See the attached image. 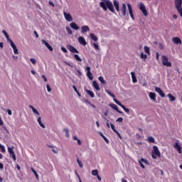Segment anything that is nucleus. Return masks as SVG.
<instances>
[{"instance_id": "obj_64", "label": "nucleus", "mask_w": 182, "mask_h": 182, "mask_svg": "<svg viewBox=\"0 0 182 182\" xmlns=\"http://www.w3.org/2000/svg\"><path fill=\"white\" fill-rule=\"evenodd\" d=\"M77 143H78V144L79 145H81L82 144V141L78 139V140H77Z\"/></svg>"}, {"instance_id": "obj_21", "label": "nucleus", "mask_w": 182, "mask_h": 182, "mask_svg": "<svg viewBox=\"0 0 182 182\" xmlns=\"http://www.w3.org/2000/svg\"><path fill=\"white\" fill-rule=\"evenodd\" d=\"M70 26L73 29H74V30H75V31H77V30L80 29V27H79L75 23H71L70 24Z\"/></svg>"}, {"instance_id": "obj_59", "label": "nucleus", "mask_w": 182, "mask_h": 182, "mask_svg": "<svg viewBox=\"0 0 182 182\" xmlns=\"http://www.w3.org/2000/svg\"><path fill=\"white\" fill-rule=\"evenodd\" d=\"M4 124V122L2 119L0 117V125L2 126Z\"/></svg>"}, {"instance_id": "obj_18", "label": "nucleus", "mask_w": 182, "mask_h": 182, "mask_svg": "<svg viewBox=\"0 0 182 182\" xmlns=\"http://www.w3.org/2000/svg\"><path fill=\"white\" fill-rule=\"evenodd\" d=\"M127 6H128V9H129V12L131 18L133 20H134V13H133V10H132V6L130 4H128Z\"/></svg>"}, {"instance_id": "obj_4", "label": "nucleus", "mask_w": 182, "mask_h": 182, "mask_svg": "<svg viewBox=\"0 0 182 182\" xmlns=\"http://www.w3.org/2000/svg\"><path fill=\"white\" fill-rule=\"evenodd\" d=\"M8 151H9V154L11 156V157L13 158L14 161H15L16 160V154L14 151V146L8 147Z\"/></svg>"}, {"instance_id": "obj_30", "label": "nucleus", "mask_w": 182, "mask_h": 182, "mask_svg": "<svg viewBox=\"0 0 182 182\" xmlns=\"http://www.w3.org/2000/svg\"><path fill=\"white\" fill-rule=\"evenodd\" d=\"M168 97H169L171 102H174L176 100V97H173L171 94H168Z\"/></svg>"}, {"instance_id": "obj_46", "label": "nucleus", "mask_w": 182, "mask_h": 182, "mask_svg": "<svg viewBox=\"0 0 182 182\" xmlns=\"http://www.w3.org/2000/svg\"><path fill=\"white\" fill-rule=\"evenodd\" d=\"M77 163H78V164H79V166H80V168H82V167H83V164H82V163L79 160L78 158H77Z\"/></svg>"}, {"instance_id": "obj_42", "label": "nucleus", "mask_w": 182, "mask_h": 182, "mask_svg": "<svg viewBox=\"0 0 182 182\" xmlns=\"http://www.w3.org/2000/svg\"><path fill=\"white\" fill-rule=\"evenodd\" d=\"M141 59H144V60H146V59L147 58V55L144 54V53H142L141 54Z\"/></svg>"}, {"instance_id": "obj_49", "label": "nucleus", "mask_w": 182, "mask_h": 182, "mask_svg": "<svg viewBox=\"0 0 182 182\" xmlns=\"http://www.w3.org/2000/svg\"><path fill=\"white\" fill-rule=\"evenodd\" d=\"M13 50H14V54H18V49H17L16 46L14 48H13Z\"/></svg>"}, {"instance_id": "obj_27", "label": "nucleus", "mask_w": 182, "mask_h": 182, "mask_svg": "<svg viewBox=\"0 0 182 182\" xmlns=\"http://www.w3.org/2000/svg\"><path fill=\"white\" fill-rule=\"evenodd\" d=\"M29 107L32 109L33 113L36 114L37 115H40L39 112L37 111L36 109H35L33 106L30 105Z\"/></svg>"}, {"instance_id": "obj_35", "label": "nucleus", "mask_w": 182, "mask_h": 182, "mask_svg": "<svg viewBox=\"0 0 182 182\" xmlns=\"http://www.w3.org/2000/svg\"><path fill=\"white\" fill-rule=\"evenodd\" d=\"M148 141H149V142H150V143H155V140H154V138L153 136H149V137L148 138Z\"/></svg>"}, {"instance_id": "obj_1", "label": "nucleus", "mask_w": 182, "mask_h": 182, "mask_svg": "<svg viewBox=\"0 0 182 182\" xmlns=\"http://www.w3.org/2000/svg\"><path fill=\"white\" fill-rule=\"evenodd\" d=\"M100 6L105 11H107V9H108L113 14L116 13L115 10H114V6L109 0H104L103 1H101L100 3Z\"/></svg>"}, {"instance_id": "obj_48", "label": "nucleus", "mask_w": 182, "mask_h": 182, "mask_svg": "<svg viewBox=\"0 0 182 182\" xmlns=\"http://www.w3.org/2000/svg\"><path fill=\"white\" fill-rule=\"evenodd\" d=\"M111 128L113 129V131H114V132H117V130L115 129V127H114V125L113 124H111Z\"/></svg>"}, {"instance_id": "obj_40", "label": "nucleus", "mask_w": 182, "mask_h": 182, "mask_svg": "<svg viewBox=\"0 0 182 182\" xmlns=\"http://www.w3.org/2000/svg\"><path fill=\"white\" fill-rule=\"evenodd\" d=\"M144 50H145V52H146L147 54L150 55V49H149V47L145 46V47H144Z\"/></svg>"}, {"instance_id": "obj_7", "label": "nucleus", "mask_w": 182, "mask_h": 182, "mask_svg": "<svg viewBox=\"0 0 182 182\" xmlns=\"http://www.w3.org/2000/svg\"><path fill=\"white\" fill-rule=\"evenodd\" d=\"M86 70H87V77L90 80H92L94 77H93V75L92 74V73L90 71V67H87L86 68Z\"/></svg>"}, {"instance_id": "obj_63", "label": "nucleus", "mask_w": 182, "mask_h": 182, "mask_svg": "<svg viewBox=\"0 0 182 182\" xmlns=\"http://www.w3.org/2000/svg\"><path fill=\"white\" fill-rule=\"evenodd\" d=\"M156 60H159V53H156Z\"/></svg>"}, {"instance_id": "obj_6", "label": "nucleus", "mask_w": 182, "mask_h": 182, "mask_svg": "<svg viewBox=\"0 0 182 182\" xmlns=\"http://www.w3.org/2000/svg\"><path fill=\"white\" fill-rule=\"evenodd\" d=\"M139 9H140V10L143 12V14H144V15L145 16H148L147 11H146V7H145V6L144 5L143 3H141V4H140Z\"/></svg>"}, {"instance_id": "obj_41", "label": "nucleus", "mask_w": 182, "mask_h": 182, "mask_svg": "<svg viewBox=\"0 0 182 182\" xmlns=\"http://www.w3.org/2000/svg\"><path fill=\"white\" fill-rule=\"evenodd\" d=\"M8 41L10 43V45L13 49L16 47L11 39Z\"/></svg>"}, {"instance_id": "obj_24", "label": "nucleus", "mask_w": 182, "mask_h": 182, "mask_svg": "<svg viewBox=\"0 0 182 182\" xmlns=\"http://www.w3.org/2000/svg\"><path fill=\"white\" fill-rule=\"evenodd\" d=\"M109 106L114 109L117 110L120 114H124L122 112L119 111L117 106L114 104H110Z\"/></svg>"}, {"instance_id": "obj_43", "label": "nucleus", "mask_w": 182, "mask_h": 182, "mask_svg": "<svg viewBox=\"0 0 182 182\" xmlns=\"http://www.w3.org/2000/svg\"><path fill=\"white\" fill-rule=\"evenodd\" d=\"M73 87L75 92L78 95V96L81 97L80 94L79 93V92L77 90V87L75 85H73Z\"/></svg>"}, {"instance_id": "obj_44", "label": "nucleus", "mask_w": 182, "mask_h": 182, "mask_svg": "<svg viewBox=\"0 0 182 182\" xmlns=\"http://www.w3.org/2000/svg\"><path fill=\"white\" fill-rule=\"evenodd\" d=\"M92 46H94L96 50H99L100 49V46L97 43H93Z\"/></svg>"}, {"instance_id": "obj_25", "label": "nucleus", "mask_w": 182, "mask_h": 182, "mask_svg": "<svg viewBox=\"0 0 182 182\" xmlns=\"http://www.w3.org/2000/svg\"><path fill=\"white\" fill-rule=\"evenodd\" d=\"M92 85H93L94 88L95 90H97V91L100 90V87L99 85L97 84V82L95 80L93 81Z\"/></svg>"}, {"instance_id": "obj_45", "label": "nucleus", "mask_w": 182, "mask_h": 182, "mask_svg": "<svg viewBox=\"0 0 182 182\" xmlns=\"http://www.w3.org/2000/svg\"><path fill=\"white\" fill-rule=\"evenodd\" d=\"M92 174L93 176H97V175H98V171H97V170H93V171H92Z\"/></svg>"}, {"instance_id": "obj_29", "label": "nucleus", "mask_w": 182, "mask_h": 182, "mask_svg": "<svg viewBox=\"0 0 182 182\" xmlns=\"http://www.w3.org/2000/svg\"><path fill=\"white\" fill-rule=\"evenodd\" d=\"M38 124H40V126L41 127H43V128H45L46 127H45V125L42 123V122H41V117H39L38 118Z\"/></svg>"}, {"instance_id": "obj_56", "label": "nucleus", "mask_w": 182, "mask_h": 182, "mask_svg": "<svg viewBox=\"0 0 182 182\" xmlns=\"http://www.w3.org/2000/svg\"><path fill=\"white\" fill-rule=\"evenodd\" d=\"M6 112H7L9 115H11L12 114V112L10 109H7Z\"/></svg>"}, {"instance_id": "obj_51", "label": "nucleus", "mask_w": 182, "mask_h": 182, "mask_svg": "<svg viewBox=\"0 0 182 182\" xmlns=\"http://www.w3.org/2000/svg\"><path fill=\"white\" fill-rule=\"evenodd\" d=\"M30 60L33 65L36 63V60L34 58H31Z\"/></svg>"}, {"instance_id": "obj_12", "label": "nucleus", "mask_w": 182, "mask_h": 182, "mask_svg": "<svg viewBox=\"0 0 182 182\" xmlns=\"http://www.w3.org/2000/svg\"><path fill=\"white\" fill-rule=\"evenodd\" d=\"M90 31V28L87 26H84L81 28V32L83 34H85L87 32Z\"/></svg>"}, {"instance_id": "obj_53", "label": "nucleus", "mask_w": 182, "mask_h": 182, "mask_svg": "<svg viewBox=\"0 0 182 182\" xmlns=\"http://www.w3.org/2000/svg\"><path fill=\"white\" fill-rule=\"evenodd\" d=\"M46 87H47L48 92H50L51 91V88L50 87L49 85H47Z\"/></svg>"}, {"instance_id": "obj_58", "label": "nucleus", "mask_w": 182, "mask_h": 182, "mask_svg": "<svg viewBox=\"0 0 182 182\" xmlns=\"http://www.w3.org/2000/svg\"><path fill=\"white\" fill-rule=\"evenodd\" d=\"M75 173H76L77 178H79L80 182H82V180H81V178H80L79 174H78L77 172H75Z\"/></svg>"}, {"instance_id": "obj_33", "label": "nucleus", "mask_w": 182, "mask_h": 182, "mask_svg": "<svg viewBox=\"0 0 182 182\" xmlns=\"http://www.w3.org/2000/svg\"><path fill=\"white\" fill-rule=\"evenodd\" d=\"M2 33L4 34L5 37L6 38L7 41H10L11 39L9 38V36L8 35V33L6 32V31L3 30Z\"/></svg>"}, {"instance_id": "obj_13", "label": "nucleus", "mask_w": 182, "mask_h": 182, "mask_svg": "<svg viewBox=\"0 0 182 182\" xmlns=\"http://www.w3.org/2000/svg\"><path fill=\"white\" fill-rule=\"evenodd\" d=\"M173 146L177 149L179 154H182V147L178 144V142L175 143Z\"/></svg>"}, {"instance_id": "obj_57", "label": "nucleus", "mask_w": 182, "mask_h": 182, "mask_svg": "<svg viewBox=\"0 0 182 182\" xmlns=\"http://www.w3.org/2000/svg\"><path fill=\"white\" fill-rule=\"evenodd\" d=\"M48 4H49V5L51 6L52 7H55V5H54V4H53V2L49 1Z\"/></svg>"}, {"instance_id": "obj_34", "label": "nucleus", "mask_w": 182, "mask_h": 182, "mask_svg": "<svg viewBox=\"0 0 182 182\" xmlns=\"http://www.w3.org/2000/svg\"><path fill=\"white\" fill-rule=\"evenodd\" d=\"M100 136L105 139V141L107 144H109V141L108 140V139L102 132H100Z\"/></svg>"}, {"instance_id": "obj_22", "label": "nucleus", "mask_w": 182, "mask_h": 182, "mask_svg": "<svg viewBox=\"0 0 182 182\" xmlns=\"http://www.w3.org/2000/svg\"><path fill=\"white\" fill-rule=\"evenodd\" d=\"M156 94L154 92L149 93V97L155 102H156Z\"/></svg>"}, {"instance_id": "obj_9", "label": "nucleus", "mask_w": 182, "mask_h": 182, "mask_svg": "<svg viewBox=\"0 0 182 182\" xmlns=\"http://www.w3.org/2000/svg\"><path fill=\"white\" fill-rule=\"evenodd\" d=\"M63 15L67 21L71 22L73 21V17L71 16V15L70 14H67V13H65V11H64Z\"/></svg>"}, {"instance_id": "obj_26", "label": "nucleus", "mask_w": 182, "mask_h": 182, "mask_svg": "<svg viewBox=\"0 0 182 182\" xmlns=\"http://www.w3.org/2000/svg\"><path fill=\"white\" fill-rule=\"evenodd\" d=\"M131 75H132V82H133L134 83L137 82V79H136V76H135V73H134V72H132V73H131Z\"/></svg>"}, {"instance_id": "obj_61", "label": "nucleus", "mask_w": 182, "mask_h": 182, "mask_svg": "<svg viewBox=\"0 0 182 182\" xmlns=\"http://www.w3.org/2000/svg\"><path fill=\"white\" fill-rule=\"evenodd\" d=\"M42 77L44 79L45 82H47V78L46 77V76L44 75H42Z\"/></svg>"}, {"instance_id": "obj_5", "label": "nucleus", "mask_w": 182, "mask_h": 182, "mask_svg": "<svg viewBox=\"0 0 182 182\" xmlns=\"http://www.w3.org/2000/svg\"><path fill=\"white\" fill-rule=\"evenodd\" d=\"M114 101L119 105L127 114H129V109L126 108L124 105H122V103L118 101L117 99H114Z\"/></svg>"}, {"instance_id": "obj_38", "label": "nucleus", "mask_w": 182, "mask_h": 182, "mask_svg": "<svg viewBox=\"0 0 182 182\" xmlns=\"http://www.w3.org/2000/svg\"><path fill=\"white\" fill-rule=\"evenodd\" d=\"M105 92H106L108 95H109L112 97H113L114 99H115V98H114V97H115V95H114V94H112L110 91L106 90Z\"/></svg>"}, {"instance_id": "obj_15", "label": "nucleus", "mask_w": 182, "mask_h": 182, "mask_svg": "<svg viewBox=\"0 0 182 182\" xmlns=\"http://www.w3.org/2000/svg\"><path fill=\"white\" fill-rule=\"evenodd\" d=\"M172 41L175 44H177V45H178V44L181 45L182 44V41L178 37L173 38Z\"/></svg>"}, {"instance_id": "obj_16", "label": "nucleus", "mask_w": 182, "mask_h": 182, "mask_svg": "<svg viewBox=\"0 0 182 182\" xmlns=\"http://www.w3.org/2000/svg\"><path fill=\"white\" fill-rule=\"evenodd\" d=\"M41 42H42V44L45 45L48 48V50L50 51H53V48L45 40L43 39L41 41Z\"/></svg>"}, {"instance_id": "obj_10", "label": "nucleus", "mask_w": 182, "mask_h": 182, "mask_svg": "<svg viewBox=\"0 0 182 182\" xmlns=\"http://www.w3.org/2000/svg\"><path fill=\"white\" fill-rule=\"evenodd\" d=\"M175 6L176 9H181L182 7V0H175Z\"/></svg>"}, {"instance_id": "obj_28", "label": "nucleus", "mask_w": 182, "mask_h": 182, "mask_svg": "<svg viewBox=\"0 0 182 182\" xmlns=\"http://www.w3.org/2000/svg\"><path fill=\"white\" fill-rule=\"evenodd\" d=\"M90 36L91 38H92L94 41L97 42V41H98L97 37L95 36V34L90 33Z\"/></svg>"}, {"instance_id": "obj_20", "label": "nucleus", "mask_w": 182, "mask_h": 182, "mask_svg": "<svg viewBox=\"0 0 182 182\" xmlns=\"http://www.w3.org/2000/svg\"><path fill=\"white\" fill-rule=\"evenodd\" d=\"M121 11H122V15L124 16H126V14H127V6H126V4H122V7L121 9Z\"/></svg>"}, {"instance_id": "obj_60", "label": "nucleus", "mask_w": 182, "mask_h": 182, "mask_svg": "<svg viewBox=\"0 0 182 182\" xmlns=\"http://www.w3.org/2000/svg\"><path fill=\"white\" fill-rule=\"evenodd\" d=\"M3 168H4V164L0 162V169H3Z\"/></svg>"}, {"instance_id": "obj_37", "label": "nucleus", "mask_w": 182, "mask_h": 182, "mask_svg": "<svg viewBox=\"0 0 182 182\" xmlns=\"http://www.w3.org/2000/svg\"><path fill=\"white\" fill-rule=\"evenodd\" d=\"M74 58H75V59L76 60H77V61H80V62H81L82 61V59L79 57V55H74Z\"/></svg>"}, {"instance_id": "obj_36", "label": "nucleus", "mask_w": 182, "mask_h": 182, "mask_svg": "<svg viewBox=\"0 0 182 182\" xmlns=\"http://www.w3.org/2000/svg\"><path fill=\"white\" fill-rule=\"evenodd\" d=\"M66 31H67V32H68V33L69 35H72V34H73V31H72V30L70 28V27L67 26V27H66Z\"/></svg>"}, {"instance_id": "obj_50", "label": "nucleus", "mask_w": 182, "mask_h": 182, "mask_svg": "<svg viewBox=\"0 0 182 182\" xmlns=\"http://www.w3.org/2000/svg\"><path fill=\"white\" fill-rule=\"evenodd\" d=\"M178 12L180 14L181 16L182 17V7L177 9Z\"/></svg>"}, {"instance_id": "obj_3", "label": "nucleus", "mask_w": 182, "mask_h": 182, "mask_svg": "<svg viewBox=\"0 0 182 182\" xmlns=\"http://www.w3.org/2000/svg\"><path fill=\"white\" fill-rule=\"evenodd\" d=\"M161 60H162V63H163L164 65H165L166 67H171L172 66L171 63L168 62V58L166 55L162 56Z\"/></svg>"}, {"instance_id": "obj_52", "label": "nucleus", "mask_w": 182, "mask_h": 182, "mask_svg": "<svg viewBox=\"0 0 182 182\" xmlns=\"http://www.w3.org/2000/svg\"><path fill=\"white\" fill-rule=\"evenodd\" d=\"M117 122H123V118L122 117H119L117 119Z\"/></svg>"}, {"instance_id": "obj_23", "label": "nucleus", "mask_w": 182, "mask_h": 182, "mask_svg": "<svg viewBox=\"0 0 182 182\" xmlns=\"http://www.w3.org/2000/svg\"><path fill=\"white\" fill-rule=\"evenodd\" d=\"M113 4H114V7H115L117 11L119 12V2L117 1L116 0H114V1H113Z\"/></svg>"}, {"instance_id": "obj_62", "label": "nucleus", "mask_w": 182, "mask_h": 182, "mask_svg": "<svg viewBox=\"0 0 182 182\" xmlns=\"http://www.w3.org/2000/svg\"><path fill=\"white\" fill-rule=\"evenodd\" d=\"M52 151L54 154H58V151L55 150L54 148L52 149Z\"/></svg>"}, {"instance_id": "obj_11", "label": "nucleus", "mask_w": 182, "mask_h": 182, "mask_svg": "<svg viewBox=\"0 0 182 182\" xmlns=\"http://www.w3.org/2000/svg\"><path fill=\"white\" fill-rule=\"evenodd\" d=\"M155 90L156 92H158L160 95V96L161 97H163V98L165 97L166 95L164 94V92L161 90V89L160 87H156L155 88Z\"/></svg>"}, {"instance_id": "obj_32", "label": "nucleus", "mask_w": 182, "mask_h": 182, "mask_svg": "<svg viewBox=\"0 0 182 182\" xmlns=\"http://www.w3.org/2000/svg\"><path fill=\"white\" fill-rule=\"evenodd\" d=\"M86 92L92 98L95 97V95L92 91L87 90Z\"/></svg>"}, {"instance_id": "obj_47", "label": "nucleus", "mask_w": 182, "mask_h": 182, "mask_svg": "<svg viewBox=\"0 0 182 182\" xmlns=\"http://www.w3.org/2000/svg\"><path fill=\"white\" fill-rule=\"evenodd\" d=\"M0 149H1V152L2 153H5L6 152V149H5L4 146H2L1 144H0Z\"/></svg>"}, {"instance_id": "obj_14", "label": "nucleus", "mask_w": 182, "mask_h": 182, "mask_svg": "<svg viewBox=\"0 0 182 182\" xmlns=\"http://www.w3.org/2000/svg\"><path fill=\"white\" fill-rule=\"evenodd\" d=\"M78 41H79L80 44H81V45H83V46L87 45V42H86L85 39L82 36L78 38Z\"/></svg>"}, {"instance_id": "obj_55", "label": "nucleus", "mask_w": 182, "mask_h": 182, "mask_svg": "<svg viewBox=\"0 0 182 182\" xmlns=\"http://www.w3.org/2000/svg\"><path fill=\"white\" fill-rule=\"evenodd\" d=\"M64 130L66 133L67 136H69V130L68 129H65Z\"/></svg>"}, {"instance_id": "obj_39", "label": "nucleus", "mask_w": 182, "mask_h": 182, "mask_svg": "<svg viewBox=\"0 0 182 182\" xmlns=\"http://www.w3.org/2000/svg\"><path fill=\"white\" fill-rule=\"evenodd\" d=\"M105 92H106L108 95H109L112 97H113L114 99H115V98H114V97H115V95H114V94H112L110 91L106 90Z\"/></svg>"}, {"instance_id": "obj_19", "label": "nucleus", "mask_w": 182, "mask_h": 182, "mask_svg": "<svg viewBox=\"0 0 182 182\" xmlns=\"http://www.w3.org/2000/svg\"><path fill=\"white\" fill-rule=\"evenodd\" d=\"M139 164H140V166L142 168H145V166L143 164V163H145V164H148V161H146V159H141L139 161Z\"/></svg>"}, {"instance_id": "obj_8", "label": "nucleus", "mask_w": 182, "mask_h": 182, "mask_svg": "<svg viewBox=\"0 0 182 182\" xmlns=\"http://www.w3.org/2000/svg\"><path fill=\"white\" fill-rule=\"evenodd\" d=\"M67 48L69 50L70 52L73 53H79V51L73 46L69 45Z\"/></svg>"}, {"instance_id": "obj_31", "label": "nucleus", "mask_w": 182, "mask_h": 182, "mask_svg": "<svg viewBox=\"0 0 182 182\" xmlns=\"http://www.w3.org/2000/svg\"><path fill=\"white\" fill-rule=\"evenodd\" d=\"M99 80L101 82L102 84L103 85H106L107 84V82L104 80V77L100 76L99 77Z\"/></svg>"}, {"instance_id": "obj_2", "label": "nucleus", "mask_w": 182, "mask_h": 182, "mask_svg": "<svg viewBox=\"0 0 182 182\" xmlns=\"http://www.w3.org/2000/svg\"><path fill=\"white\" fill-rule=\"evenodd\" d=\"M159 158L161 156V152L156 146H154V151H152V158L156 159L157 156Z\"/></svg>"}, {"instance_id": "obj_54", "label": "nucleus", "mask_w": 182, "mask_h": 182, "mask_svg": "<svg viewBox=\"0 0 182 182\" xmlns=\"http://www.w3.org/2000/svg\"><path fill=\"white\" fill-rule=\"evenodd\" d=\"M61 50L65 53H68V50L65 49V48L64 47H62L61 48Z\"/></svg>"}, {"instance_id": "obj_17", "label": "nucleus", "mask_w": 182, "mask_h": 182, "mask_svg": "<svg viewBox=\"0 0 182 182\" xmlns=\"http://www.w3.org/2000/svg\"><path fill=\"white\" fill-rule=\"evenodd\" d=\"M41 42H42V44L45 45L48 48V50L50 51H53V48L45 40L43 39L41 41Z\"/></svg>"}]
</instances>
